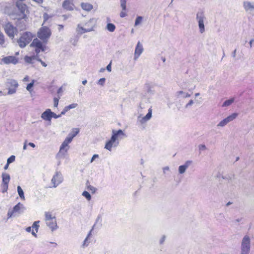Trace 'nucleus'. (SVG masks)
Segmentation results:
<instances>
[{"instance_id":"obj_44","label":"nucleus","mask_w":254,"mask_h":254,"mask_svg":"<svg viewBox=\"0 0 254 254\" xmlns=\"http://www.w3.org/2000/svg\"><path fill=\"white\" fill-rule=\"evenodd\" d=\"M59 104V99L57 98H55L54 99V106L55 107H57Z\"/></svg>"},{"instance_id":"obj_46","label":"nucleus","mask_w":254,"mask_h":254,"mask_svg":"<svg viewBox=\"0 0 254 254\" xmlns=\"http://www.w3.org/2000/svg\"><path fill=\"white\" fill-rule=\"evenodd\" d=\"M77 41H78V39H70V42L71 43V44L73 46H76V45Z\"/></svg>"},{"instance_id":"obj_5","label":"nucleus","mask_w":254,"mask_h":254,"mask_svg":"<svg viewBox=\"0 0 254 254\" xmlns=\"http://www.w3.org/2000/svg\"><path fill=\"white\" fill-rule=\"evenodd\" d=\"M251 249V239L249 236L245 235L241 242V254H249Z\"/></svg>"},{"instance_id":"obj_43","label":"nucleus","mask_w":254,"mask_h":254,"mask_svg":"<svg viewBox=\"0 0 254 254\" xmlns=\"http://www.w3.org/2000/svg\"><path fill=\"white\" fill-rule=\"evenodd\" d=\"M105 81H106L105 78H101L98 80V84L101 86H103L105 84Z\"/></svg>"},{"instance_id":"obj_39","label":"nucleus","mask_w":254,"mask_h":254,"mask_svg":"<svg viewBox=\"0 0 254 254\" xmlns=\"http://www.w3.org/2000/svg\"><path fill=\"white\" fill-rule=\"evenodd\" d=\"M78 106V104L76 103H73L71 104H70L67 106H65L66 108V110L68 111L71 109L76 108Z\"/></svg>"},{"instance_id":"obj_11","label":"nucleus","mask_w":254,"mask_h":254,"mask_svg":"<svg viewBox=\"0 0 254 254\" xmlns=\"http://www.w3.org/2000/svg\"><path fill=\"white\" fill-rule=\"evenodd\" d=\"M64 181V178L61 172L57 171L51 179V184L53 186L51 188H56Z\"/></svg>"},{"instance_id":"obj_56","label":"nucleus","mask_w":254,"mask_h":254,"mask_svg":"<svg viewBox=\"0 0 254 254\" xmlns=\"http://www.w3.org/2000/svg\"><path fill=\"white\" fill-rule=\"evenodd\" d=\"M43 17H44V21H46V20H47V19L49 18V15H48V14L47 13H45L44 14Z\"/></svg>"},{"instance_id":"obj_28","label":"nucleus","mask_w":254,"mask_h":254,"mask_svg":"<svg viewBox=\"0 0 254 254\" xmlns=\"http://www.w3.org/2000/svg\"><path fill=\"white\" fill-rule=\"evenodd\" d=\"M106 28L109 31L113 32L116 29V26L113 23H109L107 25Z\"/></svg>"},{"instance_id":"obj_22","label":"nucleus","mask_w":254,"mask_h":254,"mask_svg":"<svg viewBox=\"0 0 254 254\" xmlns=\"http://www.w3.org/2000/svg\"><path fill=\"white\" fill-rule=\"evenodd\" d=\"M152 117V110L151 109H149L148 110V113L146 114V115L144 117H141L140 116H139L138 117V120L140 122L141 124H143L146 122L147 121H149Z\"/></svg>"},{"instance_id":"obj_15","label":"nucleus","mask_w":254,"mask_h":254,"mask_svg":"<svg viewBox=\"0 0 254 254\" xmlns=\"http://www.w3.org/2000/svg\"><path fill=\"white\" fill-rule=\"evenodd\" d=\"M69 143L64 140L60 146V150L57 154V157H63L65 153L67 152L69 147L68 146Z\"/></svg>"},{"instance_id":"obj_40","label":"nucleus","mask_w":254,"mask_h":254,"mask_svg":"<svg viewBox=\"0 0 254 254\" xmlns=\"http://www.w3.org/2000/svg\"><path fill=\"white\" fill-rule=\"evenodd\" d=\"M15 156L14 155H11L7 160V162L8 163V164H9L15 161Z\"/></svg>"},{"instance_id":"obj_33","label":"nucleus","mask_w":254,"mask_h":254,"mask_svg":"<svg viewBox=\"0 0 254 254\" xmlns=\"http://www.w3.org/2000/svg\"><path fill=\"white\" fill-rule=\"evenodd\" d=\"M39 223H40V221H35L33 223V224L31 226L33 229H34L35 230L36 232H37L38 231V229L39 227Z\"/></svg>"},{"instance_id":"obj_35","label":"nucleus","mask_w":254,"mask_h":254,"mask_svg":"<svg viewBox=\"0 0 254 254\" xmlns=\"http://www.w3.org/2000/svg\"><path fill=\"white\" fill-rule=\"evenodd\" d=\"M121 6L123 10H126L127 9V0H120Z\"/></svg>"},{"instance_id":"obj_10","label":"nucleus","mask_w":254,"mask_h":254,"mask_svg":"<svg viewBox=\"0 0 254 254\" xmlns=\"http://www.w3.org/2000/svg\"><path fill=\"white\" fill-rule=\"evenodd\" d=\"M4 29L7 36L11 39H13L15 35L18 32L17 28L10 22H8L4 25Z\"/></svg>"},{"instance_id":"obj_47","label":"nucleus","mask_w":254,"mask_h":254,"mask_svg":"<svg viewBox=\"0 0 254 254\" xmlns=\"http://www.w3.org/2000/svg\"><path fill=\"white\" fill-rule=\"evenodd\" d=\"M166 239V237L165 236H163L161 239H160V241H159V244L160 245H162L163 244V243L164 242L165 240Z\"/></svg>"},{"instance_id":"obj_24","label":"nucleus","mask_w":254,"mask_h":254,"mask_svg":"<svg viewBox=\"0 0 254 254\" xmlns=\"http://www.w3.org/2000/svg\"><path fill=\"white\" fill-rule=\"evenodd\" d=\"M243 6L245 10L247 12L254 10V4L250 1H244Z\"/></svg>"},{"instance_id":"obj_41","label":"nucleus","mask_w":254,"mask_h":254,"mask_svg":"<svg viewBox=\"0 0 254 254\" xmlns=\"http://www.w3.org/2000/svg\"><path fill=\"white\" fill-rule=\"evenodd\" d=\"M35 60H36L37 61H38V62H40V63H41V64H42L43 66H44V67H46V66H47V64H46L45 62H44L43 61H42L41 60V59H40V58H39V56H35Z\"/></svg>"},{"instance_id":"obj_27","label":"nucleus","mask_w":254,"mask_h":254,"mask_svg":"<svg viewBox=\"0 0 254 254\" xmlns=\"http://www.w3.org/2000/svg\"><path fill=\"white\" fill-rule=\"evenodd\" d=\"M45 221H51V220L56 219L55 216H53L50 212H45Z\"/></svg>"},{"instance_id":"obj_34","label":"nucleus","mask_w":254,"mask_h":254,"mask_svg":"<svg viewBox=\"0 0 254 254\" xmlns=\"http://www.w3.org/2000/svg\"><path fill=\"white\" fill-rule=\"evenodd\" d=\"M143 17L141 16H138L136 18L134 23V26L138 25L142 21Z\"/></svg>"},{"instance_id":"obj_25","label":"nucleus","mask_w":254,"mask_h":254,"mask_svg":"<svg viewBox=\"0 0 254 254\" xmlns=\"http://www.w3.org/2000/svg\"><path fill=\"white\" fill-rule=\"evenodd\" d=\"M81 6L83 10L87 11H90L93 8V5L88 2H82Z\"/></svg>"},{"instance_id":"obj_6","label":"nucleus","mask_w":254,"mask_h":254,"mask_svg":"<svg viewBox=\"0 0 254 254\" xmlns=\"http://www.w3.org/2000/svg\"><path fill=\"white\" fill-rule=\"evenodd\" d=\"M97 22L96 19L93 18H91L87 22L85 23V25L89 23H92L90 28H85L81 26L80 24H78L76 28V32L78 34H82L86 32H91L93 31L94 28L95 27L96 23Z\"/></svg>"},{"instance_id":"obj_17","label":"nucleus","mask_w":254,"mask_h":254,"mask_svg":"<svg viewBox=\"0 0 254 254\" xmlns=\"http://www.w3.org/2000/svg\"><path fill=\"white\" fill-rule=\"evenodd\" d=\"M1 61L5 64H15L18 63V59L14 56H7L2 58Z\"/></svg>"},{"instance_id":"obj_55","label":"nucleus","mask_w":254,"mask_h":254,"mask_svg":"<svg viewBox=\"0 0 254 254\" xmlns=\"http://www.w3.org/2000/svg\"><path fill=\"white\" fill-rule=\"evenodd\" d=\"M67 111H68V110H66V108L65 107L64 108V109H63V110L62 111V112H61L60 115H61V116L64 115L65 114V113L67 112Z\"/></svg>"},{"instance_id":"obj_4","label":"nucleus","mask_w":254,"mask_h":254,"mask_svg":"<svg viewBox=\"0 0 254 254\" xmlns=\"http://www.w3.org/2000/svg\"><path fill=\"white\" fill-rule=\"evenodd\" d=\"M33 35L31 33L26 32L24 33L17 40L18 46L23 48L26 46L32 40Z\"/></svg>"},{"instance_id":"obj_12","label":"nucleus","mask_w":254,"mask_h":254,"mask_svg":"<svg viewBox=\"0 0 254 254\" xmlns=\"http://www.w3.org/2000/svg\"><path fill=\"white\" fill-rule=\"evenodd\" d=\"M2 182L1 187L2 188V192L4 193L7 191L8 188V184L10 180V175L5 173L3 172L1 174Z\"/></svg>"},{"instance_id":"obj_2","label":"nucleus","mask_w":254,"mask_h":254,"mask_svg":"<svg viewBox=\"0 0 254 254\" xmlns=\"http://www.w3.org/2000/svg\"><path fill=\"white\" fill-rule=\"evenodd\" d=\"M52 32L50 29L47 26L41 27L37 32L38 37L41 40L43 43H47L48 39L51 36Z\"/></svg>"},{"instance_id":"obj_20","label":"nucleus","mask_w":254,"mask_h":254,"mask_svg":"<svg viewBox=\"0 0 254 254\" xmlns=\"http://www.w3.org/2000/svg\"><path fill=\"white\" fill-rule=\"evenodd\" d=\"M192 162V161L188 160L187 161L184 165L180 166L178 168L179 174H184L186 172L187 169L191 164Z\"/></svg>"},{"instance_id":"obj_37","label":"nucleus","mask_w":254,"mask_h":254,"mask_svg":"<svg viewBox=\"0 0 254 254\" xmlns=\"http://www.w3.org/2000/svg\"><path fill=\"white\" fill-rule=\"evenodd\" d=\"M34 80H33L31 83L27 84V87H26V89L28 91H29V92L31 91L32 88L33 87V86L34 85Z\"/></svg>"},{"instance_id":"obj_29","label":"nucleus","mask_w":254,"mask_h":254,"mask_svg":"<svg viewBox=\"0 0 254 254\" xmlns=\"http://www.w3.org/2000/svg\"><path fill=\"white\" fill-rule=\"evenodd\" d=\"M17 192H18V195H19V197H20V198L23 200H24L25 197H24V192H23L22 189H21V188L20 187V186H18L17 187Z\"/></svg>"},{"instance_id":"obj_30","label":"nucleus","mask_w":254,"mask_h":254,"mask_svg":"<svg viewBox=\"0 0 254 254\" xmlns=\"http://www.w3.org/2000/svg\"><path fill=\"white\" fill-rule=\"evenodd\" d=\"M86 185L87 187V189L90 191H91L92 193H94L95 192L97 189L95 187L90 185L88 181H87Z\"/></svg>"},{"instance_id":"obj_51","label":"nucleus","mask_w":254,"mask_h":254,"mask_svg":"<svg viewBox=\"0 0 254 254\" xmlns=\"http://www.w3.org/2000/svg\"><path fill=\"white\" fill-rule=\"evenodd\" d=\"M99 157V155L98 154H94L93 155V156H92L91 160H90V162L92 163L93 162L95 159L96 158H98Z\"/></svg>"},{"instance_id":"obj_60","label":"nucleus","mask_w":254,"mask_h":254,"mask_svg":"<svg viewBox=\"0 0 254 254\" xmlns=\"http://www.w3.org/2000/svg\"><path fill=\"white\" fill-rule=\"evenodd\" d=\"M6 95H8V94H7V93H5L3 92H2V91H0V96H6Z\"/></svg>"},{"instance_id":"obj_32","label":"nucleus","mask_w":254,"mask_h":254,"mask_svg":"<svg viewBox=\"0 0 254 254\" xmlns=\"http://www.w3.org/2000/svg\"><path fill=\"white\" fill-rule=\"evenodd\" d=\"M79 129L78 128H74L69 134L74 138L79 133Z\"/></svg>"},{"instance_id":"obj_53","label":"nucleus","mask_w":254,"mask_h":254,"mask_svg":"<svg viewBox=\"0 0 254 254\" xmlns=\"http://www.w3.org/2000/svg\"><path fill=\"white\" fill-rule=\"evenodd\" d=\"M95 225H96V223L94 224V225H93V226L92 227V229L89 231V232L88 233V235H87V237L86 238L89 239V238L90 237V236L91 235L92 231L94 229V228L95 227Z\"/></svg>"},{"instance_id":"obj_16","label":"nucleus","mask_w":254,"mask_h":254,"mask_svg":"<svg viewBox=\"0 0 254 254\" xmlns=\"http://www.w3.org/2000/svg\"><path fill=\"white\" fill-rule=\"evenodd\" d=\"M119 142H118V141H116L111 137V138L107 141L104 148L107 150L111 151L113 147H116L119 145Z\"/></svg>"},{"instance_id":"obj_9","label":"nucleus","mask_w":254,"mask_h":254,"mask_svg":"<svg viewBox=\"0 0 254 254\" xmlns=\"http://www.w3.org/2000/svg\"><path fill=\"white\" fill-rule=\"evenodd\" d=\"M30 46L35 48V51L36 56L41 52H44L46 50V46L43 45L42 42L37 38L34 39L30 44Z\"/></svg>"},{"instance_id":"obj_54","label":"nucleus","mask_w":254,"mask_h":254,"mask_svg":"<svg viewBox=\"0 0 254 254\" xmlns=\"http://www.w3.org/2000/svg\"><path fill=\"white\" fill-rule=\"evenodd\" d=\"M111 62H110V63L107 66L106 69L108 71L110 72L111 71Z\"/></svg>"},{"instance_id":"obj_64","label":"nucleus","mask_w":254,"mask_h":254,"mask_svg":"<svg viewBox=\"0 0 254 254\" xmlns=\"http://www.w3.org/2000/svg\"><path fill=\"white\" fill-rule=\"evenodd\" d=\"M31 234L35 237H37V235L36 233L33 230H32L31 231Z\"/></svg>"},{"instance_id":"obj_3","label":"nucleus","mask_w":254,"mask_h":254,"mask_svg":"<svg viewBox=\"0 0 254 254\" xmlns=\"http://www.w3.org/2000/svg\"><path fill=\"white\" fill-rule=\"evenodd\" d=\"M196 19L198 22V28L200 33L202 34L205 31L204 22L206 20V17L203 10L199 9L196 14Z\"/></svg>"},{"instance_id":"obj_52","label":"nucleus","mask_w":254,"mask_h":254,"mask_svg":"<svg viewBox=\"0 0 254 254\" xmlns=\"http://www.w3.org/2000/svg\"><path fill=\"white\" fill-rule=\"evenodd\" d=\"M126 10H123L120 13V16L121 17H125V16H127V13L126 12H125Z\"/></svg>"},{"instance_id":"obj_59","label":"nucleus","mask_w":254,"mask_h":254,"mask_svg":"<svg viewBox=\"0 0 254 254\" xmlns=\"http://www.w3.org/2000/svg\"><path fill=\"white\" fill-rule=\"evenodd\" d=\"M29 77L28 76L26 75L25 76V77L23 78V81H29Z\"/></svg>"},{"instance_id":"obj_49","label":"nucleus","mask_w":254,"mask_h":254,"mask_svg":"<svg viewBox=\"0 0 254 254\" xmlns=\"http://www.w3.org/2000/svg\"><path fill=\"white\" fill-rule=\"evenodd\" d=\"M193 104V101L192 100H190L189 103L186 105V108H189L190 106H191Z\"/></svg>"},{"instance_id":"obj_18","label":"nucleus","mask_w":254,"mask_h":254,"mask_svg":"<svg viewBox=\"0 0 254 254\" xmlns=\"http://www.w3.org/2000/svg\"><path fill=\"white\" fill-rule=\"evenodd\" d=\"M143 49L142 45L140 44V42H138L137 45L136 46L134 52V59L136 60L137 59L140 55L143 52Z\"/></svg>"},{"instance_id":"obj_13","label":"nucleus","mask_w":254,"mask_h":254,"mask_svg":"<svg viewBox=\"0 0 254 254\" xmlns=\"http://www.w3.org/2000/svg\"><path fill=\"white\" fill-rule=\"evenodd\" d=\"M238 116L237 113H233L230 116L220 121L217 125L218 127H223L226 126L229 123L233 121Z\"/></svg>"},{"instance_id":"obj_38","label":"nucleus","mask_w":254,"mask_h":254,"mask_svg":"<svg viewBox=\"0 0 254 254\" xmlns=\"http://www.w3.org/2000/svg\"><path fill=\"white\" fill-rule=\"evenodd\" d=\"M32 59H35V56H33V57L25 56V61L26 63H31Z\"/></svg>"},{"instance_id":"obj_57","label":"nucleus","mask_w":254,"mask_h":254,"mask_svg":"<svg viewBox=\"0 0 254 254\" xmlns=\"http://www.w3.org/2000/svg\"><path fill=\"white\" fill-rule=\"evenodd\" d=\"M169 167H168V166H166V167H165L163 168V173L164 174H165L166 173V171H169Z\"/></svg>"},{"instance_id":"obj_7","label":"nucleus","mask_w":254,"mask_h":254,"mask_svg":"<svg viewBox=\"0 0 254 254\" xmlns=\"http://www.w3.org/2000/svg\"><path fill=\"white\" fill-rule=\"evenodd\" d=\"M25 208L22 204L19 202L15 205L12 210H8L7 212L8 218L16 217L23 212Z\"/></svg>"},{"instance_id":"obj_58","label":"nucleus","mask_w":254,"mask_h":254,"mask_svg":"<svg viewBox=\"0 0 254 254\" xmlns=\"http://www.w3.org/2000/svg\"><path fill=\"white\" fill-rule=\"evenodd\" d=\"M32 227H28L26 228V231L27 232H31L32 230Z\"/></svg>"},{"instance_id":"obj_8","label":"nucleus","mask_w":254,"mask_h":254,"mask_svg":"<svg viewBox=\"0 0 254 254\" xmlns=\"http://www.w3.org/2000/svg\"><path fill=\"white\" fill-rule=\"evenodd\" d=\"M5 86L8 90L7 94L12 95L16 93L18 83L16 80L8 79L5 82Z\"/></svg>"},{"instance_id":"obj_63","label":"nucleus","mask_w":254,"mask_h":254,"mask_svg":"<svg viewBox=\"0 0 254 254\" xmlns=\"http://www.w3.org/2000/svg\"><path fill=\"white\" fill-rule=\"evenodd\" d=\"M58 27V29L59 31L61 30L64 28V25H59Z\"/></svg>"},{"instance_id":"obj_62","label":"nucleus","mask_w":254,"mask_h":254,"mask_svg":"<svg viewBox=\"0 0 254 254\" xmlns=\"http://www.w3.org/2000/svg\"><path fill=\"white\" fill-rule=\"evenodd\" d=\"M28 145L33 148H34L35 147V145L34 144V143L32 142H29L28 143Z\"/></svg>"},{"instance_id":"obj_1","label":"nucleus","mask_w":254,"mask_h":254,"mask_svg":"<svg viewBox=\"0 0 254 254\" xmlns=\"http://www.w3.org/2000/svg\"><path fill=\"white\" fill-rule=\"evenodd\" d=\"M22 2L17 1L15 2L16 7L21 14V17L17 18L16 24L17 26L19 27L21 30L24 29L26 28L25 19L26 17V15L25 12L28 11L27 5Z\"/></svg>"},{"instance_id":"obj_61","label":"nucleus","mask_w":254,"mask_h":254,"mask_svg":"<svg viewBox=\"0 0 254 254\" xmlns=\"http://www.w3.org/2000/svg\"><path fill=\"white\" fill-rule=\"evenodd\" d=\"M33 1H35L36 2L38 3H42L43 1V0H33Z\"/></svg>"},{"instance_id":"obj_19","label":"nucleus","mask_w":254,"mask_h":254,"mask_svg":"<svg viewBox=\"0 0 254 254\" xmlns=\"http://www.w3.org/2000/svg\"><path fill=\"white\" fill-rule=\"evenodd\" d=\"M52 112L51 109H46L42 114L41 117L42 119L47 121H51L52 118Z\"/></svg>"},{"instance_id":"obj_50","label":"nucleus","mask_w":254,"mask_h":254,"mask_svg":"<svg viewBox=\"0 0 254 254\" xmlns=\"http://www.w3.org/2000/svg\"><path fill=\"white\" fill-rule=\"evenodd\" d=\"M88 238H86L83 242V247H87L88 245V244L89 243L87 242V241H88Z\"/></svg>"},{"instance_id":"obj_42","label":"nucleus","mask_w":254,"mask_h":254,"mask_svg":"<svg viewBox=\"0 0 254 254\" xmlns=\"http://www.w3.org/2000/svg\"><path fill=\"white\" fill-rule=\"evenodd\" d=\"M73 138V137H72V136L70 134H68L64 140L70 143L72 141Z\"/></svg>"},{"instance_id":"obj_14","label":"nucleus","mask_w":254,"mask_h":254,"mask_svg":"<svg viewBox=\"0 0 254 254\" xmlns=\"http://www.w3.org/2000/svg\"><path fill=\"white\" fill-rule=\"evenodd\" d=\"M112 133L111 137L119 143L120 140H121L123 136H125V133L122 129H119L118 130L113 129L112 130Z\"/></svg>"},{"instance_id":"obj_21","label":"nucleus","mask_w":254,"mask_h":254,"mask_svg":"<svg viewBox=\"0 0 254 254\" xmlns=\"http://www.w3.org/2000/svg\"><path fill=\"white\" fill-rule=\"evenodd\" d=\"M46 223L52 231H54L58 229V226L57 224L56 218L51 220V221H46Z\"/></svg>"},{"instance_id":"obj_36","label":"nucleus","mask_w":254,"mask_h":254,"mask_svg":"<svg viewBox=\"0 0 254 254\" xmlns=\"http://www.w3.org/2000/svg\"><path fill=\"white\" fill-rule=\"evenodd\" d=\"M82 195L85 197L87 199V200H90L91 199V196L90 194L87 191H84L82 192Z\"/></svg>"},{"instance_id":"obj_31","label":"nucleus","mask_w":254,"mask_h":254,"mask_svg":"<svg viewBox=\"0 0 254 254\" xmlns=\"http://www.w3.org/2000/svg\"><path fill=\"white\" fill-rule=\"evenodd\" d=\"M234 101V98H231V99H230L229 100H227L226 101H225L223 105H222V106L223 107H226V106H230L232 103H233Z\"/></svg>"},{"instance_id":"obj_23","label":"nucleus","mask_w":254,"mask_h":254,"mask_svg":"<svg viewBox=\"0 0 254 254\" xmlns=\"http://www.w3.org/2000/svg\"><path fill=\"white\" fill-rule=\"evenodd\" d=\"M63 7L67 10H73L74 5L70 0H65L63 3Z\"/></svg>"},{"instance_id":"obj_45","label":"nucleus","mask_w":254,"mask_h":254,"mask_svg":"<svg viewBox=\"0 0 254 254\" xmlns=\"http://www.w3.org/2000/svg\"><path fill=\"white\" fill-rule=\"evenodd\" d=\"M199 150H205L206 149V147L204 144H200L198 146Z\"/></svg>"},{"instance_id":"obj_48","label":"nucleus","mask_w":254,"mask_h":254,"mask_svg":"<svg viewBox=\"0 0 254 254\" xmlns=\"http://www.w3.org/2000/svg\"><path fill=\"white\" fill-rule=\"evenodd\" d=\"M52 118L57 119L60 118L61 117V115H57L56 114L52 112Z\"/></svg>"},{"instance_id":"obj_26","label":"nucleus","mask_w":254,"mask_h":254,"mask_svg":"<svg viewBox=\"0 0 254 254\" xmlns=\"http://www.w3.org/2000/svg\"><path fill=\"white\" fill-rule=\"evenodd\" d=\"M176 96L179 98L182 97L183 98H188L190 96V95L188 93L185 92L183 91H179L176 92Z\"/></svg>"}]
</instances>
